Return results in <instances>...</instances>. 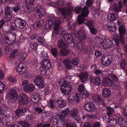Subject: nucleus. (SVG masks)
I'll return each instance as SVG.
<instances>
[{
    "instance_id": "obj_29",
    "label": "nucleus",
    "mask_w": 127,
    "mask_h": 127,
    "mask_svg": "<svg viewBox=\"0 0 127 127\" xmlns=\"http://www.w3.org/2000/svg\"><path fill=\"white\" fill-rule=\"evenodd\" d=\"M63 64L65 67L68 69H71L72 68L69 59L66 58L64 59L63 61Z\"/></svg>"
},
{
    "instance_id": "obj_48",
    "label": "nucleus",
    "mask_w": 127,
    "mask_h": 127,
    "mask_svg": "<svg viewBox=\"0 0 127 127\" xmlns=\"http://www.w3.org/2000/svg\"><path fill=\"white\" fill-rule=\"evenodd\" d=\"M91 34L93 35H95L98 32L97 29L95 27H92L89 29Z\"/></svg>"
},
{
    "instance_id": "obj_16",
    "label": "nucleus",
    "mask_w": 127,
    "mask_h": 127,
    "mask_svg": "<svg viewBox=\"0 0 127 127\" xmlns=\"http://www.w3.org/2000/svg\"><path fill=\"white\" fill-rule=\"evenodd\" d=\"M63 36L65 41H67V43L68 44H70L72 43L74 46H76L73 43V37L71 34L68 33H65L64 35Z\"/></svg>"
},
{
    "instance_id": "obj_5",
    "label": "nucleus",
    "mask_w": 127,
    "mask_h": 127,
    "mask_svg": "<svg viewBox=\"0 0 127 127\" xmlns=\"http://www.w3.org/2000/svg\"><path fill=\"white\" fill-rule=\"evenodd\" d=\"M88 108L89 109L88 110V112L90 114H88V118L95 119L96 114L95 111L96 108L93 102H89Z\"/></svg>"
},
{
    "instance_id": "obj_62",
    "label": "nucleus",
    "mask_w": 127,
    "mask_h": 127,
    "mask_svg": "<svg viewBox=\"0 0 127 127\" xmlns=\"http://www.w3.org/2000/svg\"><path fill=\"white\" fill-rule=\"evenodd\" d=\"M49 124H39L36 127H49L50 126Z\"/></svg>"
},
{
    "instance_id": "obj_13",
    "label": "nucleus",
    "mask_w": 127,
    "mask_h": 127,
    "mask_svg": "<svg viewBox=\"0 0 127 127\" xmlns=\"http://www.w3.org/2000/svg\"><path fill=\"white\" fill-rule=\"evenodd\" d=\"M15 25L17 27L22 28L24 27L26 24L25 21L19 18L16 19L14 21Z\"/></svg>"
},
{
    "instance_id": "obj_31",
    "label": "nucleus",
    "mask_w": 127,
    "mask_h": 127,
    "mask_svg": "<svg viewBox=\"0 0 127 127\" xmlns=\"http://www.w3.org/2000/svg\"><path fill=\"white\" fill-rule=\"evenodd\" d=\"M42 96L38 93H36L34 94L32 100L34 102L37 103L41 101L42 99Z\"/></svg>"
},
{
    "instance_id": "obj_41",
    "label": "nucleus",
    "mask_w": 127,
    "mask_h": 127,
    "mask_svg": "<svg viewBox=\"0 0 127 127\" xmlns=\"http://www.w3.org/2000/svg\"><path fill=\"white\" fill-rule=\"evenodd\" d=\"M69 112V110L68 108H64L63 110L61 113V115L63 116V117H66L68 115Z\"/></svg>"
},
{
    "instance_id": "obj_21",
    "label": "nucleus",
    "mask_w": 127,
    "mask_h": 127,
    "mask_svg": "<svg viewBox=\"0 0 127 127\" xmlns=\"http://www.w3.org/2000/svg\"><path fill=\"white\" fill-rule=\"evenodd\" d=\"M93 101L95 102H97L99 105H103L104 104V100L101 98L98 95L95 94L93 97Z\"/></svg>"
},
{
    "instance_id": "obj_14",
    "label": "nucleus",
    "mask_w": 127,
    "mask_h": 127,
    "mask_svg": "<svg viewBox=\"0 0 127 127\" xmlns=\"http://www.w3.org/2000/svg\"><path fill=\"white\" fill-rule=\"evenodd\" d=\"M19 103L21 105L26 104L28 101L27 96L23 94L19 95Z\"/></svg>"
},
{
    "instance_id": "obj_36",
    "label": "nucleus",
    "mask_w": 127,
    "mask_h": 127,
    "mask_svg": "<svg viewBox=\"0 0 127 127\" xmlns=\"http://www.w3.org/2000/svg\"><path fill=\"white\" fill-rule=\"evenodd\" d=\"M58 106L62 108L65 107L66 105V102L63 99H59L57 101Z\"/></svg>"
},
{
    "instance_id": "obj_55",
    "label": "nucleus",
    "mask_w": 127,
    "mask_h": 127,
    "mask_svg": "<svg viewBox=\"0 0 127 127\" xmlns=\"http://www.w3.org/2000/svg\"><path fill=\"white\" fill-rule=\"evenodd\" d=\"M101 81V80L100 78L96 77L94 81L95 84L96 85H98L100 84Z\"/></svg>"
},
{
    "instance_id": "obj_18",
    "label": "nucleus",
    "mask_w": 127,
    "mask_h": 127,
    "mask_svg": "<svg viewBox=\"0 0 127 127\" xmlns=\"http://www.w3.org/2000/svg\"><path fill=\"white\" fill-rule=\"evenodd\" d=\"M40 64L41 66L46 69H49L51 67V64L49 61L45 59L41 62Z\"/></svg>"
},
{
    "instance_id": "obj_25",
    "label": "nucleus",
    "mask_w": 127,
    "mask_h": 127,
    "mask_svg": "<svg viewBox=\"0 0 127 127\" xmlns=\"http://www.w3.org/2000/svg\"><path fill=\"white\" fill-rule=\"evenodd\" d=\"M118 6L117 4L113 5L114 9L115 11L118 13L119 12L121 11L123 7V5L121 2L119 1L118 3Z\"/></svg>"
},
{
    "instance_id": "obj_3",
    "label": "nucleus",
    "mask_w": 127,
    "mask_h": 127,
    "mask_svg": "<svg viewBox=\"0 0 127 127\" xmlns=\"http://www.w3.org/2000/svg\"><path fill=\"white\" fill-rule=\"evenodd\" d=\"M68 79L67 78L64 79H60L59 81V83L61 86V91L62 93L65 95H67L70 94L72 89L71 85L67 81H68L67 79Z\"/></svg>"
},
{
    "instance_id": "obj_34",
    "label": "nucleus",
    "mask_w": 127,
    "mask_h": 127,
    "mask_svg": "<svg viewBox=\"0 0 127 127\" xmlns=\"http://www.w3.org/2000/svg\"><path fill=\"white\" fill-rule=\"evenodd\" d=\"M108 76L112 80V83L113 82H117L118 81V78L117 76L113 73H111L109 74Z\"/></svg>"
},
{
    "instance_id": "obj_56",
    "label": "nucleus",
    "mask_w": 127,
    "mask_h": 127,
    "mask_svg": "<svg viewBox=\"0 0 127 127\" xmlns=\"http://www.w3.org/2000/svg\"><path fill=\"white\" fill-rule=\"evenodd\" d=\"M102 54V51H99L98 50H95V55L96 57H99L101 56Z\"/></svg>"
},
{
    "instance_id": "obj_58",
    "label": "nucleus",
    "mask_w": 127,
    "mask_h": 127,
    "mask_svg": "<svg viewBox=\"0 0 127 127\" xmlns=\"http://www.w3.org/2000/svg\"><path fill=\"white\" fill-rule=\"evenodd\" d=\"M2 121L4 123H7L9 122V119L8 117L4 116L2 117Z\"/></svg>"
},
{
    "instance_id": "obj_11",
    "label": "nucleus",
    "mask_w": 127,
    "mask_h": 127,
    "mask_svg": "<svg viewBox=\"0 0 127 127\" xmlns=\"http://www.w3.org/2000/svg\"><path fill=\"white\" fill-rule=\"evenodd\" d=\"M12 9L11 7L7 6L5 8V18L6 19V21L8 22H12V21L11 19V14L12 12Z\"/></svg>"
},
{
    "instance_id": "obj_2",
    "label": "nucleus",
    "mask_w": 127,
    "mask_h": 127,
    "mask_svg": "<svg viewBox=\"0 0 127 127\" xmlns=\"http://www.w3.org/2000/svg\"><path fill=\"white\" fill-rule=\"evenodd\" d=\"M61 23V21L59 18L54 17L53 21L50 20L46 22L44 28L46 29L47 31H48L54 28V31L52 32V34L55 35L54 33H55L57 34H59L61 28L60 26Z\"/></svg>"
},
{
    "instance_id": "obj_47",
    "label": "nucleus",
    "mask_w": 127,
    "mask_h": 127,
    "mask_svg": "<svg viewBox=\"0 0 127 127\" xmlns=\"http://www.w3.org/2000/svg\"><path fill=\"white\" fill-rule=\"evenodd\" d=\"M100 124L99 122L96 123L93 125L91 122V124L90 122H88V127H100Z\"/></svg>"
},
{
    "instance_id": "obj_8",
    "label": "nucleus",
    "mask_w": 127,
    "mask_h": 127,
    "mask_svg": "<svg viewBox=\"0 0 127 127\" xmlns=\"http://www.w3.org/2000/svg\"><path fill=\"white\" fill-rule=\"evenodd\" d=\"M112 60V58L110 55H106L103 57L101 58V63L103 65L107 66L111 64Z\"/></svg>"
},
{
    "instance_id": "obj_46",
    "label": "nucleus",
    "mask_w": 127,
    "mask_h": 127,
    "mask_svg": "<svg viewBox=\"0 0 127 127\" xmlns=\"http://www.w3.org/2000/svg\"><path fill=\"white\" fill-rule=\"evenodd\" d=\"M38 88L40 89L42 88L44 86V81H41L40 82L34 84Z\"/></svg>"
},
{
    "instance_id": "obj_6",
    "label": "nucleus",
    "mask_w": 127,
    "mask_h": 127,
    "mask_svg": "<svg viewBox=\"0 0 127 127\" xmlns=\"http://www.w3.org/2000/svg\"><path fill=\"white\" fill-rule=\"evenodd\" d=\"M58 46L61 49H62L60 51V53L61 55L65 56L68 54L69 50L66 48L68 47L67 44H65L63 42L62 39H60L58 43Z\"/></svg>"
},
{
    "instance_id": "obj_4",
    "label": "nucleus",
    "mask_w": 127,
    "mask_h": 127,
    "mask_svg": "<svg viewBox=\"0 0 127 127\" xmlns=\"http://www.w3.org/2000/svg\"><path fill=\"white\" fill-rule=\"evenodd\" d=\"M74 11L78 13H80L82 11L81 15L78 16V21L79 24H82L85 21V17L87 15V7L85 6L82 9L81 7H77L74 9Z\"/></svg>"
},
{
    "instance_id": "obj_9",
    "label": "nucleus",
    "mask_w": 127,
    "mask_h": 127,
    "mask_svg": "<svg viewBox=\"0 0 127 127\" xmlns=\"http://www.w3.org/2000/svg\"><path fill=\"white\" fill-rule=\"evenodd\" d=\"M78 111L77 109L74 108L71 109L69 114L70 117L74 118L78 123L80 122V116L78 114Z\"/></svg>"
},
{
    "instance_id": "obj_17",
    "label": "nucleus",
    "mask_w": 127,
    "mask_h": 127,
    "mask_svg": "<svg viewBox=\"0 0 127 127\" xmlns=\"http://www.w3.org/2000/svg\"><path fill=\"white\" fill-rule=\"evenodd\" d=\"M35 88L34 85L33 83L30 84L24 87L23 90L27 93H31L33 91Z\"/></svg>"
},
{
    "instance_id": "obj_20",
    "label": "nucleus",
    "mask_w": 127,
    "mask_h": 127,
    "mask_svg": "<svg viewBox=\"0 0 127 127\" xmlns=\"http://www.w3.org/2000/svg\"><path fill=\"white\" fill-rule=\"evenodd\" d=\"M25 65L22 63H20L18 64L16 67L17 71L20 74L24 73L26 72L25 68L24 67Z\"/></svg>"
},
{
    "instance_id": "obj_28",
    "label": "nucleus",
    "mask_w": 127,
    "mask_h": 127,
    "mask_svg": "<svg viewBox=\"0 0 127 127\" xmlns=\"http://www.w3.org/2000/svg\"><path fill=\"white\" fill-rule=\"evenodd\" d=\"M25 112H27V113L28 112V113L29 114V115L28 116V117H31V118L32 119L33 118V117H32L30 115V114H31V112L30 111H26L25 112H24V111L22 110L18 109L15 111V113L17 116L19 117L20 115H24V114H25Z\"/></svg>"
},
{
    "instance_id": "obj_24",
    "label": "nucleus",
    "mask_w": 127,
    "mask_h": 127,
    "mask_svg": "<svg viewBox=\"0 0 127 127\" xmlns=\"http://www.w3.org/2000/svg\"><path fill=\"white\" fill-rule=\"evenodd\" d=\"M102 84L105 86L109 87L112 85L113 83L112 80L108 76L104 78L102 81Z\"/></svg>"
},
{
    "instance_id": "obj_49",
    "label": "nucleus",
    "mask_w": 127,
    "mask_h": 127,
    "mask_svg": "<svg viewBox=\"0 0 127 127\" xmlns=\"http://www.w3.org/2000/svg\"><path fill=\"white\" fill-rule=\"evenodd\" d=\"M43 21H42L41 22L39 21L35 23L33 25L34 28L35 29H38L40 26L43 25Z\"/></svg>"
},
{
    "instance_id": "obj_19",
    "label": "nucleus",
    "mask_w": 127,
    "mask_h": 127,
    "mask_svg": "<svg viewBox=\"0 0 127 127\" xmlns=\"http://www.w3.org/2000/svg\"><path fill=\"white\" fill-rule=\"evenodd\" d=\"M1 35L2 38H1L0 39V42H1L2 41L4 40L5 42L8 44H9L11 43L10 39L9 38L8 34L7 32H3V33L1 32Z\"/></svg>"
},
{
    "instance_id": "obj_15",
    "label": "nucleus",
    "mask_w": 127,
    "mask_h": 127,
    "mask_svg": "<svg viewBox=\"0 0 127 127\" xmlns=\"http://www.w3.org/2000/svg\"><path fill=\"white\" fill-rule=\"evenodd\" d=\"M74 35L76 38H78L80 40H84L86 36V34L81 31L75 32L74 33Z\"/></svg>"
},
{
    "instance_id": "obj_63",
    "label": "nucleus",
    "mask_w": 127,
    "mask_h": 127,
    "mask_svg": "<svg viewBox=\"0 0 127 127\" xmlns=\"http://www.w3.org/2000/svg\"><path fill=\"white\" fill-rule=\"evenodd\" d=\"M35 59L34 60L31 61L30 63V64L32 65V67H35L37 64L36 59Z\"/></svg>"
},
{
    "instance_id": "obj_40",
    "label": "nucleus",
    "mask_w": 127,
    "mask_h": 127,
    "mask_svg": "<svg viewBox=\"0 0 127 127\" xmlns=\"http://www.w3.org/2000/svg\"><path fill=\"white\" fill-rule=\"evenodd\" d=\"M6 110V107H4L2 104H0V114L2 115L5 114Z\"/></svg>"
},
{
    "instance_id": "obj_7",
    "label": "nucleus",
    "mask_w": 127,
    "mask_h": 127,
    "mask_svg": "<svg viewBox=\"0 0 127 127\" xmlns=\"http://www.w3.org/2000/svg\"><path fill=\"white\" fill-rule=\"evenodd\" d=\"M45 13V10L44 7L38 5L34 9V14L36 17H41Z\"/></svg>"
},
{
    "instance_id": "obj_35",
    "label": "nucleus",
    "mask_w": 127,
    "mask_h": 127,
    "mask_svg": "<svg viewBox=\"0 0 127 127\" xmlns=\"http://www.w3.org/2000/svg\"><path fill=\"white\" fill-rule=\"evenodd\" d=\"M87 75V72H83L81 74L78 75L81 81L83 82H85L86 80Z\"/></svg>"
},
{
    "instance_id": "obj_10",
    "label": "nucleus",
    "mask_w": 127,
    "mask_h": 127,
    "mask_svg": "<svg viewBox=\"0 0 127 127\" xmlns=\"http://www.w3.org/2000/svg\"><path fill=\"white\" fill-rule=\"evenodd\" d=\"M97 43L98 44H101L102 47L104 49L111 48L112 47L114 44L111 40L108 39H106L104 40L102 43V42L101 41Z\"/></svg>"
},
{
    "instance_id": "obj_22",
    "label": "nucleus",
    "mask_w": 127,
    "mask_h": 127,
    "mask_svg": "<svg viewBox=\"0 0 127 127\" xmlns=\"http://www.w3.org/2000/svg\"><path fill=\"white\" fill-rule=\"evenodd\" d=\"M108 123L109 126L115 127L117 124L115 119L112 116H109L108 119Z\"/></svg>"
},
{
    "instance_id": "obj_42",
    "label": "nucleus",
    "mask_w": 127,
    "mask_h": 127,
    "mask_svg": "<svg viewBox=\"0 0 127 127\" xmlns=\"http://www.w3.org/2000/svg\"><path fill=\"white\" fill-rule=\"evenodd\" d=\"M117 17V13H111L110 16L108 18L109 20L111 21H114L116 19Z\"/></svg>"
},
{
    "instance_id": "obj_51",
    "label": "nucleus",
    "mask_w": 127,
    "mask_h": 127,
    "mask_svg": "<svg viewBox=\"0 0 127 127\" xmlns=\"http://www.w3.org/2000/svg\"><path fill=\"white\" fill-rule=\"evenodd\" d=\"M55 102L52 100L49 101L48 103V107L53 108H54L55 107Z\"/></svg>"
},
{
    "instance_id": "obj_45",
    "label": "nucleus",
    "mask_w": 127,
    "mask_h": 127,
    "mask_svg": "<svg viewBox=\"0 0 127 127\" xmlns=\"http://www.w3.org/2000/svg\"><path fill=\"white\" fill-rule=\"evenodd\" d=\"M42 116H43L44 118H47V119L51 120H52V117L50 114L49 112H43L42 114Z\"/></svg>"
},
{
    "instance_id": "obj_64",
    "label": "nucleus",
    "mask_w": 127,
    "mask_h": 127,
    "mask_svg": "<svg viewBox=\"0 0 127 127\" xmlns=\"http://www.w3.org/2000/svg\"><path fill=\"white\" fill-rule=\"evenodd\" d=\"M4 84L0 81V94L1 93L2 91L4 89Z\"/></svg>"
},
{
    "instance_id": "obj_23",
    "label": "nucleus",
    "mask_w": 127,
    "mask_h": 127,
    "mask_svg": "<svg viewBox=\"0 0 127 127\" xmlns=\"http://www.w3.org/2000/svg\"><path fill=\"white\" fill-rule=\"evenodd\" d=\"M107 28L110 31L115 32L116 31V27L112 22H108L107 24Z\"/></svg>"
},
{
    "instance_id": "obj_61",
    "label": "nucleus",
    "mask_w": 127,
    "mask_h": 127,
    "mask_svg": "<svg viewBox=\"0 0 127 127\" xmlns=\"http://www.w3.org/2000/svg\"><path fill=\"white\" fill-rule=\"evenodd\" d=\"M94 27V22L92 21H88V27L89 29L92 27Z\"/></svg>"
},
{
    "instance_id": "obj_37",
    "label": "nucleus",
    "mask_w": 127,
    "mask_h": 127,
    "mask_svg": "<svg viewBox=\"0 0 127 127\" xmlns=\"http://www.w3.org/2000/svg\"><path fill=\"white\" fill-rule=\"evenodd\" d=\"M120 67L123 70L127 68V63L125 59H122L120 64Z\"/></svg>"
},
{
    "instance_id": "obj_59",
    "label": "nucleus",
    "mask_w": 127,
    "mask_h": 127,
    "mask_svg": "<svg viewBox=\"0 0 127 127\" xmlns=\"http://www.w3.org/2000/svg\"><path fill=\"white\" fill-rule=\"evenodd\" d=\"M75 99V95L71 94L68 96V99L69 101H73Z\"/></svg>"
},
{
    "instance_id": "obj_38",
    "label": "nucleus",
    "mask_w": 127,
    "mask_h": 127,
    "mask_svg": "<svg viewBox=\"0 0 127 127\" xmlns=\"http://www.w3.org/2000/svg\"><path fill=\"white\" fill-rule=\"evenodd\" d=\"M44 80V79L41 76L37 75L35 78L33 80L34 84L40 82L41 81Z\"/></svg>"
},
{
    "instance_id": "obj_26",
    "label": "nucleus",
    "mask_w": 127,
    "mask_h": 127,
    "mask_svg": "<svg viewBox=\"0 0 127 127\" xmlns=\"http://www.w3.org/2000/svg\"><path fill=\"white\" fill-rule=\"evenodd\" d=\"M102 94L104 97L108 98L111 96V92L109 89L104 88L102 90Z\"/></svg>"
},
{
    "instance_id": "obj_50",
    "label": "nucleus",
    "mask_w": 127,
    "mask_h": 127,
    "mask_svg": "<svg viewBox=\"0 0 127 127\" xmlns=\"http://www.w3.org/2000/svg\"><path fill=\"white\" fill-rule=\"evenodd\" d=\"M65 124L66 127H76V123L75 122H69L68 121L67 122V123Z\"/></svg>"
},
{
    "instance_id": "obj_32",
    "label": "nucleus",
    "mask_w": 127,
    "mask_h": 127,
    "mask_svg": "<svg viewBox=\"0 0 127 127\" xmlns=\"http://www.w3.org/2000/svg\"><path fill=\"white\" fill-rule=\"evenodd\" d=\"M34 52L35 53H33V55L35 56H37L38 54L40 55V58H46L48 56L47 53L44 51H42L38 52V53L36 52L35 51Z\"/></svg>"
},
{
    "instance_id": "obj_33",
    "label": "nucleus",
    "mask_w": 127,
    "mask_h": 127,
    "mask_svg": "<svg viewBox=\"0 0 127 127\" xmlns=\"http://www.w3.org/2000/svg\"><path fill=\"white\" fill-rule=\"evenodd\" d=\"M106 112L107 114L109 116H111L115 112L113 108L110 107H107L106 108Z\"/></svg>"
},
{
    "instance_id": "obj_39",
    "label": "nucleus",
    "mask_w": 127,
    "mask_h": 127,
    "mask_svg": "<svg viewBox=\"0 0 127 127\" xmlns=\"http://www.w3.org/2000/svg\"><path fill=\"white\" fill-rule=\"evenodd\" d=\"M56 118L58 121L61 122L63 124H64L65 123V121L64 120V118L62 115L58 114L56 116Z\"/></svg>"
},
{
    "instance_id": "obj_27",
    "label": "nucleus",
    "mask_w": 127,
    "mask_h": 127,
    "mask_svg": "<svg viewBox=\"0 0 127 127\" xmlns=\"http://www.w3.org/2000/svg\"><path fill=\"white\" fill-rule=\"evenodd\" d=\"M119 124L120 127H127V122L122 117H120L118 119Z\"/></svg>"
},
{
    "instance_id": "obj_52",
    "label": "nucleus",
    "mask_w": 127,
    "mask_h": 127,
    "mask_svg": "<svg viewBox=\"0 0 127 127\" xmlns=\"http://www.w3.org/2000/svg\"><path fill=\"white\" fill-rule=\"evenodd\" d=\"M78 91L80 93H82V92H85V87L84 86L82 85H80L78 89Z\"/></svg>"
},
{
    "instance_id": "obj_12",
    "label": "nucleus",
    "mask_w": 127,
    "mask_h": 127,
    "mask_svg": "<svg viewBox=\"0 0 127 127\" xmlns=\"http://www.w3.org/2000/svg\"><path fill=\"white\" fill-rule=\"evenodd\" d=\"M9 98L10 100H16L17 98V95L16 91L14 89L9 90L7 93Z\"/></svg>"
},
{
    "instance_id": "obj_43",
    "label": "nucleus",
    "mask_w": 127,
    "mask_h": 127,
    "mask_svg": "<svg viewBox=\"0 0 127 127\" xmlns=\"http://www.w3.org/2000/svg\"><path fill=\"white\" fill-rule=\"evenodd\" d=\"M27 54L25 52L21 53L20 54L19 58L21 61H23L25 60L27 57Z\"/></svg>"
},
{
    "instance_id": "obj_60",
    "label": "nucleus",
    "mask_w": 127,
    "mask_h": 127,
    "mask_svg": "<svg viewBox=\"0 0 127 127\" xmlns=\"http://www.w3.org/2000/svg\"><path fill=\"white\" fill-rule=\"evenodd\" d=\"M51 51L52 55L55 57L58 54V51L55 48H52Z\"/></svg>"
},
{
    "instance_id": "obj_53",
    "label": "nucleus",
    "mask_w": 127,
    "mask_h": 127,
    "mask_svg": "<svg viewBox=\"0 0 127 127\" xmlns=\"http://www.w3.org/2000/svg\"><path fill=\"white\" fill-rule=\"evenodd\" d=\"M94 49V47L93 45L88 46V53H89L91 54H92Z\"/></svg>"
},
{
    "instance_id": "obj_54",
    "label": "nucleus",
    "mask_w": 127,
    "mask_h": 127,
    "mask_svg": "<svg viewBox=\"0 0 127 127\" xmlns=\"http://www.w3.org/2000/svg\"><path fill=\"white\" fill-rule=\"evenodd\" d=\"M72 64L75 65H77L79 64V61L77 58L73 59L71 61Z\"/></svg>"
},
{
    "instance_id": "obj_44",
    "label": "nucleus",
    "mask_w": 127,
    "mask_h": 127,
    "mask_svg": "<svg viewBox=\"0 0 127 127\" xmlns=\"http://www.w3.org/2000/svg\"><path fill=\"white\" fill-rule=\"evenodd\" d=\"M18 50H15L11 52L10 55V59H11V58H13L16 57L18 54Z\"/></svg>"
},
{
    "instance_id": "obj_30",
    "label": "nucleus",
    "mask_w": 127,
    "mask_h": 127,
    "mask_svg": "<svg viewBox=\"0 0 127 127\" xmlns=\"http://www.w3.org/2000/svg\"><path fill=\"white\" fill-rule=\"evenodd\" d=\"M119 34L120 37H124L126 32V30L125 28V26L122 25L118 28Z\"/></svg>"
},
{
    "instance_id": "obj_1",
    "label": "nucleus",
    "mask_w": 127,
    "mask_h": 127,
    "mask_svg": "<svg viewBox=\"0 0 127 127\" xmlns=\"http://www.w3.org/2000/svg\"><path fill=\"white\" fill-rule=\"evenodd\" d=\"M48 5L57 8L56 10L57 14L61 13V17L64 18L70 14L72 11V7L69 3L64 2L63 0L58 1L56 3L51 2L49 3Z\"/></svg>"
},
{
    "instance_id": "obj_57",
    "label": "nucleus",
    "mask_w": 127,
    "mask_h": 127,
    "mask_svg": "<svg viewBox=\"0 0 127 127\" xmlns=\"http://www.w3.org/2000/svg\"><path fill=\"white\" fill-rule=\"evenodd\" d=\"M20 124L22 127H30V125L28 123L26 122L21 121L20 122Z\"/></svg>"
}]
</instances>
